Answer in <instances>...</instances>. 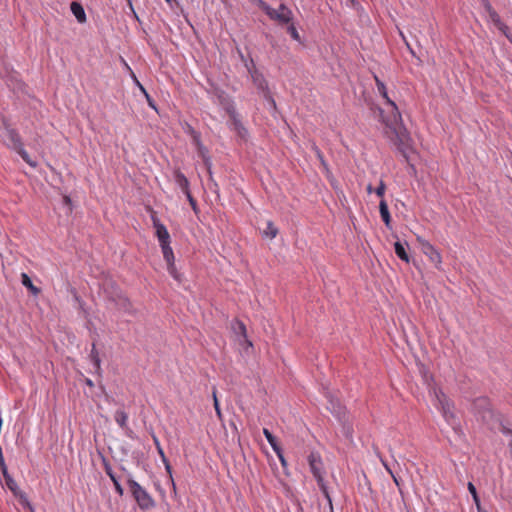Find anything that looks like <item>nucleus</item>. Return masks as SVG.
<instances>
[{"instance_id":"nucleus-18","label":"nucleus","mask_w":512,"mask_h":512,"mask_svg":"<svg viewBox=\"0 0 512 512\" xmlns=\"http://www.w3.org/2000/svg\"><path fill=\"white\" fill-rule=\"evenodd\" d=\"M70 10L79 23L86 22V13L81 3L77 1H72L70 4Z\"/></svg>"},{"instance_id":"nucleus-6","label":"nucleus","mask_w":512,"mask_h":512,"mask_svg":"<svg viewBox=\"0 0 512 512\" xmlns=\"http://www.w3.org/2000/svg\"><path fill=\"white\" fill-rule=\"evenodd\" d=\"M472 410L477 419L483 423H489L494 418V411L490 400L485 396H481L473 400Z\"/></svg>"},{"instance_id":"nucleus-8","label":"nucleus","mask_w":512,"mask_h":512,"mask_svg":"<svg viewBox=\"0 0 512 512\" xmlns=\"http://www.w3.org/2000/svg\"><path fill=\"white\" fill-rule=\"evenodd\" d=\"M251 64H252L253 70H250V76L252 78L253 83L256 85V87L260 91L263 92L264 98L275 108L276 102L271 95L270 89L268 87V83H267L264 75L257 70L253 59H251Z\"/></svg>"},{"instance_id":"nucleus-39","label":"nucleus","mask_w":512,"mask_h":512,"mask_svg":"<svg viewBox=\"0 0 512 512\" xmlns=\"http://www.w3.org/2000/svg\"><path fill=\"white\" fill-rule=\"evenodd\" d=\"M277 457L279 458L280 462H281V465L284 469L287 468V461L284 457V452H283V449L281 448L280 451H279V454H276Z\"/></svg>"},{"instance_id":"nucleus-17","label":"nucleus","mask_w":512,"mask_h":512,"mask_svg":"<svg viewBox=\"0 0 512 512\" xmlns=\"http://www.w3.org/2000/svg\"><path fill=\"white\" fill-rule=\"evenodd\" d=\"M113 304L119 309L124 311L127 314L134 315L136 310L133 308L130 300L122 294L119 298H117Z\"/></svg>"},{"instance_id":"nucleus-32","label":"nucleus","mask_w":512,"mask_h":512,"mask_svg":"<svg viewBox=\"0 0 512 512\" xmlns=\"http://www.w3.org/2000/svg\"><path fill=\"white\" fill-rule=\"evenodd\" d=\"M341 432L342 434L347 438V439H352V435H353V427L352 425L347 422V421H343L342 422V429H341Z\"/></svg>"},{"instance_id":"nucleus-51","label":"nucleus","mask_w":512,"mask_h":512,"mask_svg":"<svg viewBox=\"0 0 512 512\" xmlns=\"http://www.w3.org/2000/svg\"><path fill=\"white\" fill-rule=\"evenodd\" d=\"M383 465L385 466L387 472L392 476V474H394V473L391 470V468L388 466V464L383 461Z\"/></svg>"},{"instance_id":"nucleus-5","label":"nucleus","mask_w":512,"mask_h":512,"mask_svg":"<svg viewBox=\"0 0 512 512\" xmlns=\"http://www.w3.org/2000/svg\"><path fill=\"white\" fill-rule=\"evenodd\" d=\"M4 136L9 141V143H7L8 147L14 149L28 165L36 167L37 163L30 158L29 154L24 149L21 137L14 128L5 126Z\"/></svg>"},{"instance_id":"nucleus-12","label":"nucleus","mask_w":512,"mask_h":512,"mask_svg":"<svg viewBox=\"0 0 512 512\" xmlns=\"http://www.w3.org/2000/svg\"><path fill=\"white\" fill-rule=\"evenodd\" d=\"M229 118H230V121H229L230 129L235 131L237 133V136L242 141H247L249 133H248V130L246 129V127L242 124L239 114L238 113L233 114Z\"/></svg>"},{"instance_id":"nucleus-20","label":"nucleus","mask_w":512,"mask_h":512,"mask_svg":"<svg viewBox=\"0 0 512 512\" xmlns=\"http://www.w3.org/2000/svg\"><path fill=\"white\" fill-rule=\"evenodd\" d=\"M174 179L176 184L179 186V188L182 190L184 194L190 191L189 181L187 177L179 169H176L174 171Z\"/></svg>"},{"instance_id":"nucleus-9","label":"nucleus","mask_w":512,"mask_h":512,"mask_svg":"<svg viewBox=\"0 0 512 512\" xmlns=\"http://www.w3.org/2000/svg\"><path fill=\"white\" fill-rule=\"evenodd\" d=\"M170 243L171 242H166V243H163V244H160L161 246V249H162V253H163V257L167 263V270L169 272V274L176 280L178 281L179 283L182 282V274L179 273L176 269V266H175V258H174V253H173V250L170 246Z\"/></svg>"},{"instance_id":"nucleus-31","label":"nucleus","mask_w":512,"mask_h":512,"mask_svg":"<svg viewBox=\"0 0 512 512\" xmlns=\"http://www.w3.org/2000/svg\"><path fill=\"white\" fill-rule=\"evenodd\" d=\"M468 490H469L470 494L472 495L473 501L478 509L479 507H481L480 498L477 493L476 487L474 486V484L472 482L468 483Z\"/></svg>"},{"instance_id":"nucleus-13","label":"nucleus","mask_w":512,"mask_h":512,"mask_svg":"<svg viewBox=\"0 0 512 512\" xmlns=\"http://www.w3.org/2000/svg\"><path fill=\"white\" fill-rule=\"evenodd\" d=\"M421 250L429 258V260L438 268L442 262L439 251L428 241H421Z\"/></svg>"},{"instance_id":"nucleus-33","label":"nucleus","mask_w":512,"mask_h":512,"mask_svg":"<svg viewBox=\"0 0 512 512\" xmlns=\"http://www.w3.org/2000/svg\"><path fill=\"white\" fill-rule=\"evenodd\" d=\"M287 33L291 36L293 40H296L298 42L301 41L300 35L292 22H290L287 27Z\"/></svg>"},{"instance_id":"nucleus-21","label":"nucleus","mask_w":512,"mask_h":512,"mask_svg":"<svg viewBox=\"0 0 512 512\" xmlns=\"http://www.w3.org/2000/svg\"><path fill=\"white\" fill-rule=\"evenodd\" d=\"M90 361L93 363L95 367V373L99 376L102 375V369H101V359L98 353V350L96 348V344L92 343V349L89 354Z\"/></svg>"},{"instance_id":"nucleus-46","label":"nucleus","mask_w":512,"mask_h":512,"mask_svg":"<svg viewBox=\"0 0 512 512\" xmlns=\"http://www.w3.org/2000/svg\"><path fill=\"white\" fill-rule=\"evenodd\" d=\"M501 432L505 435H511L512 436V429L506 427L504 424H501Z\"/></svg>"},{"instance_id":"nucleus-57","label":"nucleus","mask_w":512,"mask_h":512,"mask_svg":"<svg viewBox=\"0 0 512 512\" xmlns=\"http://www.w3.org/2000/svg\"><path fill=\"white\" fill-rule=\"evenodd\" d=\"M330 512H334L333 510V504L331 503V506H329Z\"/></svg>"},{"instance_id":"nucleus-49","label":"nucleus","mask_w":512,"mask_h":512,"mask_svg":"<svg viewBox=\"0 0 512 512\" xmlns=\"http://www.w3.org/2000/svg\"><path fill=\"white\" fill-rule=\"evenodd\" d=\"M240 333L246 338V327L242 322H238Z\"/></svg>"},{"instance_id":"nucleus-26","label":"nucleus","mask_w":512,"mask_h":512,"mask_svg":"<svg viewBox=\"0 0 512 512\" xmlns=\"http://www.w3.org/2000/svg\"><path fill=\"white\" fill-rule=\"evenodd\" d=\"M186 132L192 137L193 143L197 145L199 152L203 154L202 150L204 149V147L201 143V134L198 131H196L191 125H187Z\"/></svg>"},{"instance_id":"nucleus-10","label":"nucleus","mask_w":512,"mask_h":512,"mask_svg":"<svg viewBox=\"0 0 512 512\" xmlns=\"http://www.w3.org/2000/svg\"><path fill=\"white\" fill-rule=\"evenodd\" d=\"M101 289L107 301L113 303L123 292L112 278H105L101 283Z\"/></svg>"},{"instance_id":"nucleus-30","label":"nucleus","mask_w":512,"mask_h":512,"mask_svg":"<svg viewBox=\"0 0 512 512\" xmlns=\"http://www.w3.org/2000/svg\"><path fill=\"white\" fill-rule=\"evenodd\" d=\"M488 15L490 17V19L492 20V22L500 29L502 30V27L508 29L507 26H505L502 21H501V18L499 16V14L495 11V9H492L491 11L488 12Z\"/></svg>"},{"instance_id":"nucleus-40","label":"nucleus","mask_w":512,"mask_h":512,"mask_svg":"<svg viewBox=\"0 0 512 512\" xmlns=\"http://www.w3.org/2000/svg\"><path fill=\"white\" fill-rule=\"evenodd\" d=\"M479 2L481 3V5L483 6V8L485 9V11L488 13L489 11H491L492 9H494L491 5V3L489 2V0H479Z\"/></svg>"},{"instance_id":"nucleus-47","label":"nucleus","mask_w":512,"mask_h":512,"mask_svg":"<svg viewBox=\"0 0 512 512\" xmlns=\"http://www.w3.org/2000/svg\"><path fill=\"white\" fill-rule=\"evenodd\" d=\"M391 477L393 478V481L396 484V486L398 487L400 493H402V489H401V485H400V478L398 476H396L395 474H392Z\"/></svg>"},{"instance_id":"nucleus-14","label":"nucleus","mask_w":512,"mask_h":512,"mask_svg":"<svg viewBox=\"0 0 512 512\" xmlns=\"http://www.w3.org/2000/svg\"><path fill=\"white\" fill-rule=\"evenodd\" d=\"M308 463L316 480L319 479V477H323V463L318 453L311 452L308 455Z\"/></svg>"},{"instance_id":"nucleus-38","label":"nucleus","mask_w":512,"mask_h":512,"mask_svg":"<svg viewBox=\"0 0 512 512\" xmlns=\"http://www.w3.org/2000/svg\"><path fill=\"white\" fill-rule=\"evenodd\" d=\"M203 162H204V165H205V167H206V169H207L208 175L213 174V173H212V169H211V167H212V163H211L210 158H209V157H204V156H203Z\"/></svg>"},{"instance_id":"nucleus-15","label":"nucleus","mask_w":512,"mask_h":512,"mask_svg":"<svg viewBox=\"0 0 512 512\" xmlns=\"http://www.w3.org/2000/svg\"><path fill=\"white\" fill-rule=\"evenodd\" d=\"M218 102L222 106V108L226 111V113L230 116L236 114L237 111L234 106V102L231 97L225 92L221 91L217 94Z\"/></svg>"},{"instance_id":"nucleus-19","label":"nucleus","mask_w":512,"mask_h":512,"mask_svg":"<svg viewBox=\"0 0 512 512\" xmlns=\"http://www.w3.org/2000/svg\"><path fill=\"white\" fill-rule=\"evenodd\" d=\"M379 212H380L381 219L384 222L385 226L388 229H391L392 219H391V215L389 212L388 204L384 199H382L379 203Z\"/></svg>"},{"instance_id":"nucleus-50","label":"nucleus","mask_w":512,"mask_h":512,"mask_svg":"<svg viewBox=\"0 0 512 512\" xmlns=\"http://www.w3.org/2000/svg\"><path fill=\"white\" fill-rule=\"evenodd\" d=\"M84 383L90 388H93L95 386L94 382L90 378H85Z\"/></svg>"},{"instance_id":"nucleus-48","label":"nucleus","mask_w":512,"mask_h":512,"mask_svg":"<svg viewBox=\"0 0 512 512\" xmlns=\"http://www.w3.org/2000/svg\"><path fill=\"white\" fill-rule=\"evenodd\" d=\"M240 57H241L242 61L245 62V66L247 68V71L250 73V70H253L252 64H251V60L248 63L246 60H244V56L242 54H240Z\"/></svg>"},{"instance_id":"nucleus-45","label":"nucleus","mask_w":512,"mask_h":512,"mask_svg":"<svg viewBox=\"0 0 512 512\" xmlns=\"http://www.w3.org/2000/svg\"><path fill=\"white\" fill-rule=\"evenodd\" d=\"M63 203H64L66 206H68L70 210H72V207H71V206H72V200H71V198H70L69 196L65 195V196L63 197Z\"/></svg>"},{"instance_id":"nucleus-11","label":"nucleus","mask_w":512,"mask_h":512,"mask_svg":"<svg viewBox=\"0 0 512 512\" xmlns=\"http://www.w3.org/2000/svg\"><path fill=\"white\" fill-rule=\"evenodd\" d=\"M151 220L153 227L155 229V235L158 238V241L160 244L171 242L170 234L165 227L164 224H162L159 220V218L156 215V212L152 210L151 213Z\"/></svg>"},{"instance_id":"nucleus-23","label":"nucleus","mask_w":512,"mask_h":512,"mask_svg":"<svg viewBox=\"0 0 512 512\" xmlns=\"http://www.w3.org/2000/svg\"><path fill=\"white\" fill-rule=\"evenodd\" d=\"M328 401H329V404H330L328 409L333 414H335L339 419H341V416L345 414L343 406L340 404V402L337 399H334L331 396H328Z\"/></svg>"},{"instance_id":"nucleus-36","label":"nucleus","mask_w":512,"mask_h":512,"mask_svg":"<svg viewBox=\"0 0 512 512\" xmlns=\"http://www.w3.org/2000/svg\"><path fill=\"white\" fill-rule=\"evenodd\" d=\"M385 190H386V185L385 183L381 180L378 187L375 189V193L377 196L379 197H383L384 194H385Z\"/></svg>"},{"instance_id":"nucleus-37","label":"nucleus","mask_w":512,"mask_h":512,"mask_svg":"<svg viewBox=\"0 0 512 512\" xmlns=\"http://www.w3.org/2000/svg\"><path fill=\"white\" fill-rule=\"evenodd\" d=\"M213 400H214V408L216 410V413L219 417H221V410H220L219 401L216 396V390L213 391Z\"/></svg>"},{"instance_id":"nucleus-25","label":"nucleus","mask_w":512,"mask_h":512,"mask_svg":"<svg viewBox=\"0 0 512 512\" xmlns=\"http://www.w3.org/2000/svg\"><path fill=\"white\" fill-rule=\"evenodd\" d=\"M263 434L265 436V438L267 439V441L269 442V444L271 445L272 449L274 450V452L276 454H279V451L280 449L282 448L280 446V444L278 443L277 441V438L273 435V433L267 429V428H263Z\"/></svg>"},{"instance_id":"nucleus-52","label":"nucleus","mask_w":512,"mask_h":512,"mask_svg":"<svg viewBox=\"0 0 512 512\" xmlns=\"http://www.w3.org/2000/svg\"><path fill=\"white\" fill-rule=\"evenodd\" d=\"M128 3H129V6H130L131 10L133 11V13H134L135 17L138 19L137 14L135 13V11H134V9H133V6H132V2H131V0H128Z\"/></svg>"},{"instance_id":"nucleus-56","label":"nucleus","mask_w":512,"mask_h":512,"mask_svg":"<svg viewBox=\"0 0 512 512\" xmlns=\"http://www.w3.org/2000/svg\"><path fill=\"white\" fill-rule=\"evenodd\" d=\"M505 29H506V28L502 27V31H503V32H504V34L507 36V39H510V36H508V35L506 34Z\"/></svg>"},{"instance_id":"nucleus-44","label":"nucleus","mask_w":512,"mask_h":512,"mask_svg":"<svg viewBox=\"0 0 512 512\" xmlns=\"http://www.w3.org/2000/svg\"><path fill=\"white\" fill-rule=\"evenodd\" d=\"M164 465H165V469L167 471V473L170 475V477L172 478V467L168 461L167 458H164V461H163Z\"/></svg>"},{"instance_id":"nucleus-54","label":"nucleus","mask_w":512,"mask_h":512,"mask_svg":"<svg viewBox=\"0 0 512 512\" xmlns=\"http://www.w3.org/2000/svg\"><path fill=\"white\" fill-rule=\"evenodd\" d=\"M367 191H368V193H371V192H372V186H371V185H368V187H367Z\"/></svg>"},{"instance_id":"nucleus-4","label":"nucleus","mask_w":512,"mask_h":512,"mask_svg":"<svg viewBox=\"0 0 512 512\" xmlns=\"http://www.w3.org/2000/svg\"><path fill=\"white\" fill-rule=\"evenodd\" d=\"M128 488L141 510H149L155 507V501L151 495L134 479L127 480Z\"/></svg>"},{"instance_id":"nucleus-53","label":"nucleus","mask_w":512,"mask_h":512,"mask_svg":"<svg viewBox=\"0 0 512 512\" xmlns=\"http://www.w3.org/2000/svg\"><path fill=\"white\" fill-rule=\"evenodd\" d=\"M407 47H408V49L410 50L411 54H412L414 57H416L415 52H414V51H413V49L409 46V44H407Z\"/></svg>"},{"instance_id":"nucleus-2","label":"nucleus","mask_w":512,"mask_h":512,"mask_svg":"<svg viewBox=\"0 0 512 512\" xmlns=\"http://www.w3.org/2000/svg\"><path fill=\"white\" fill-rule=\"evenodd\" d=\"M0 470L2 472L3 478L5 480V484L7 488L12 492L15 498H17L19 504L23 508H28L30 511H33V507L28 500V497L25 492L19 489L17 483L13 479V477L9 474L7 465L5 463L2 448L0 447Z\"/></svg>"},{"instance_id":"nucleus-29","label":"nucleus","mask_w":512,"mask_h":512,"mask_svg":"<svg viewBox=\"0 0 512 512\" xmlns=\"http://www.w3.org/2000/svg\"><path fill=\"white\" fill-rule=\"evenodd\" d=\"M316 481H317V484H318L321 492L323 493L324 497L327 499L328 505L331 506L332 498L328 491V487L324 481V477H319V479H317Z\"/></svg>"},{"instance_id":"nucleus-7","label":"nucleus","mask_w":512,"mask_h":512,"mask_svg":"<svg viewBox=\"0 0 512 512\" xmlns=\"http://www.w3.org/2000/svg\"><path fill=\"white\" fill-rule=\"evenodd\" d=\"M374 80H375V83H376V86H377V89H378V92L379 94L386 100V103L388 105H390L393 109V117H394V122H395V125L394 127H399L400 125H403L402 123L398 124V121L401 122V114L398 110V107L396 105V103L394 101H392L389 97H388V93H387V89H386V85L384 84L383 81H381L377 75H374ZM378 111H379V115L380 117L382 118V121H386V119H384L383 117V114H384V111L383 109H381L380 107H378ZM388 122L391 124V126L393 127V123L388 120Z\"/></svg>"},{"instance_id":"nucleus-43","label":"nucleus","mask_w":512,"mask_h":512,"mask_svg":"<svg viewBox=\"0 0 512 512\" xmlns=\"http://www.w3.org/2000/svg\"><path fill=\"white\" fill-rule=\"evenodd\" d=\"M315 151H316L317 157H318V159L320 160L321 164H322L324 167H327V164H326V162H325V159H324V157H323V155H322L321 151H320L317 147H315Z\"/></svg>"},{"instance_id":"nucleus-24","label":"nucleus","mask_w":512,"mask_h":512,"mask_svg":"<svg viewBox=\"0 0 512 512\" xmlns=\"http://www.w3.org/2000/svg\"><path fill=\"white\" fill-rule=\"evenodd\" d=\"M394 251L399 259H401L402 261H404L406 263L410 262V257L408 255L403 243H401L400 241H396L394 243Z\"/></svg>"},{"instance_id":"nucleus-41","label":"nucleus","mask_w":512,"mask_h":512,"mask_svg":"<svg viewBox=\"0 0 512 512\" xmlns=\"http://www.w3.org/2000/svg\"><path fill=\"white\" fill-rule=\"evenodd\" d=\"M210 189L214 192L218 191V184L213 178V174L209 175Z\"/></svg>"},{"instance_id":"nucleus-55","label":"nucleus","mask_w":512,"mask_h":512,"mask_svg":"<svg viewBox=\"0 0 512 512\" xmlns=\"http://www.w3.org/2000/svg\"><path fill=\"white\" fill-rule=\"evenodd\" d=\"M477 510L478 512H488L487 510H484L482 507H479Z\"/></svg>"},{"instance_id":"nucleus-22","label":"nucleus","mask_w":512,"mask_h":512,"mask_svg":"<svg viewBox=\"0 0 512 512\" xmlns=\"http://www.w3.org/2000/svg\"><path fill=\"white\" fill-rule=\"evenodd\" d=\"M21 283L34 296H37L41 292V289L33 284L32 279L26 273L21 274Z\"/></svg>"},{"instance_id":"nucleus-28","label":"nucleus","mask_w":512,"mask_h":512,"mask_svg":"<svg viewBox=\"0 0 512 512\" xmlns=\"http://www.w3.org/2000/svg\"><path fill=\"white\" fill-rule=\"evenodd\" d=\"M278 234V228L272 221H267L266 228L262 231L263 237L273 239Z\"/></svg>"},{"instance_id":"nucleus-16","label":"nucleus","mask_w":512,"mask_h":512,"mask_svg":"<svg viewBox=\"0 0 512 512\" xmlns=\"http://www.w3.org/2000/svg\"><path fill=\"white\" fill-rule=\"evenodd\" d=\"M103 467H104V471L105 473L109 476V478L111 479V481L113 482V485H114V488H115V491L120 495L122 496L123 493H124V489L122 487V485L119 483L118 481V478L116 476V474L113 472L112 470V467L110 465V463L105 459L103 458Z\"/></svg>"},{"instance_id":"nucleus-35","label":"nucleus","mask_w":512,"mask_h":512,"mask_svg":"<svg viewBox=\"0 0 512 512\" xmlns=\"http://www.w3.org/2000/svg\"><path fill=\"white\" fill-rule=\"evenodd\" d=\"M137 84L140 87L141 91L145 94L149 106L156 110L155 101L151 98V96L146 92L145 88L139 82H137Z\"/></svg>"},{"instance_id":"nucleus-42","label":"nucleus","mask_w":512,"mask_h":512,"mask_svg":"<svg viewBox=\"0 0 512 512\" xmlns=\"http://www.w3.org/2000/svg\"><path fill=\"white\" fill-rule=\"evenodd\" d=\"M153 439H154L155 445H156V447H157L158 453L160 454V456H161L162 460L164 461V458H166V456H165V454H164V451H163V449L161 448V446H160V443H159L158 439H157L155 436L153 437Z\"/></svg>"},{"instance_id":"nucleus-27","label":"nucleus","mask_w":512,"mask_h":512,"mask_svg":"<svg viewBox=\"0 0 512 512\" xmlns=\"http://www.w3.org/2000/svg\"><path fill=\"white\" fill-rule=\"evenodd\" d=\"M115 421L122 428L129 430L127 426L128 414L124 410H117L115 412Z\"/></svg>"},{"instance_id":"nucleus-3","label":"nucleus","mask_w":512,"mask_h":512,"mask_svg":"<svg viewBox=\"0 0 512 512\" xmlns=\"http://www.w3.org/2000/svg\"><path fill=\"white\" fill-rule=\"evenodd\" d=\"M255 3L271 20L280 25H288L293 20V12L284 3L278 9L272 8L264 0H255Z\"/></svg>"},{"instance_id":"nucleus-1","label":"nucleus","mask_w":512,"mask_h":512,"mask_svg":"<svg viewBox=\"0 0 512 512\" xmlns=\"http://www.w3.org/2000/svg\"><path fill=\"white\" fill-rule=\"evenodd\" d=\"M386 127L388 128L387 133H389V137L391 141L396 146L397 150L401 153L403 158L408 164V173L412 176H416L417 169L414 164L410 162L409 151L412 150L411 147V138L407 129L400 125L397 127H392L391 124L387 121H384Z\"/></svg>"},{"instance_id":"nucleus-34","label":"nucleus","mask_w":512,"mask_h":512,"mask_svg":"<svg viewBox=\"0 0 512 512\" xmlns=\"http://www.w3.org/2000/svg\"><path fill=\"white\" fill-rule=\"evenodd\" d=\"M186 195V198L191 206V208L193 209V211L197 214L198 211H199V208H198V205H197V201L196 199L192 196L191 192H187L185 193Z\"/></svg>"},{"instance_id":"nucleus-58","label":"nucleus","mask_w":512,"mask_h":512,"mask_svg":"<svg viewBox=\"0 0 512 512\" xmlns=\"http://www.w3.org/2000/svg\"><path fill=\"white\" fill-rule=\"evenodd\" d=\"M167 2H170V0H166Z\"/></svg>"}]
</instances>
